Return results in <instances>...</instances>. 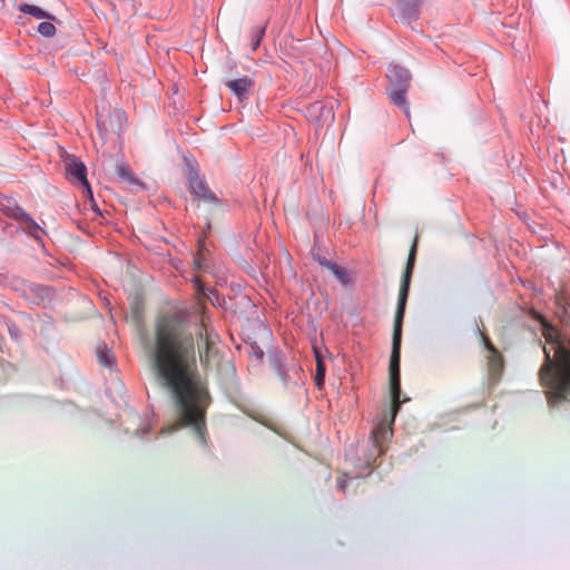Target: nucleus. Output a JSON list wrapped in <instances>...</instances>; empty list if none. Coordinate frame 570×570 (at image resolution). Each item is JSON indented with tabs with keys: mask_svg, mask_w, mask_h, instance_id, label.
<instances>
[{
	"mask_svg": "<svg viewBox=\"0 0 570 570\" xmlns=\"http://www.w3.org/2000/svg\"><path fill=\"white\" fill-rule=\"evenodd\" d=\"M264 32H265V29L264 28H258L257 29V37L256 39H254L253 41V49H257V47L259 46V42H261V39L263 38L264 36Z\"/></svg>",
	"mask_w": 570,
	"mask_h": 570,
	"instance_id": "obj_24",
	"label": "nucleus"
},
{
	"mask_svg": "<svg viewBox=\"0 0 570 570\" xmlns=\"http://www.w3.org/2000/svg\"><path fill=\"white\" fill-rule=\"evenodd\" d=\"M540 322L546 346L539 376L549 403L556 404L570 395V330L560 331L543 317Z\"/></svg>",
	"mask_w": 570,
	"mask_h": 570,
	"instance_id": "obj_2",
	"label": "nucleus"
},
{
	"mask_svg": "<svg viewBox=\"0 0 570 570\" xmlns=\"http://www.w3.org/2000/svg\"><path fill=\"white\" fill-rule=\"evenodd\" d=\"M98 361L104 366H109L111 364V355L106 346L99 347L97 350Z\"/></svg>",
	"mask_w": 570,
	"mask_h": 570,
	"instance_id": "obj_19",
	"label": "nucleus"
},
{
	"mask_svg": "<svg viewBox=\"0 0 570 570\" xmlns=\"http://www.w3.org/2000/svg\"><path fill=\"white\" fill-rule=\"evenodd\" d=\"M0 212L12 219L22 222L27 217V213L18 205L16 199L11 197H0Z\"/></svg>",
	"mask_w": 570,
	"mask_h": 570,
	"instance_id": "obj_8",
	"label": "nucleus"
},
{
	"mask_svg": "<svg viewBox=\"0 0 570 570\" xmlns=\"http://www.w3.org/2000/svg\"><path fill=\"white\" fill-rule=\"evenodd\" d=\"M195 287H196L198 293H202L203 295H206L208 299H212V295H216L217 294V292L215 289H209V293L206 294L204 292L203 284H202V282L198 278H195Z\"/></svg>",
	"mask_w": 570,
	"mask_h": 570,
	"instance_id": "obj_23",
	"label": "nucleus"
},
{
	"mask_svg": "<svg viewBox=\"0 0 570 570\" xmlns=\"http://www.w3.org/2000/svg\"><path fill=\"white\" fill-rule=\"evenodd\" d=\"M226 86L235 96L242 99L254 87V80L250 77L245 76L243 78L228 80Z\"/></svg>",
	"mask_w": 570,
	"mask_h": 570,
	"instance_id": "obj_11",
	"label": "nucleus"
},
{
	"mask_svg": "<svg viewBox=\"0 0 570 570\" xmlns=\"http://www.w3.org/2000/svg\"><path fill=\"white\" fill-rule=\"evenodd\" d=\"M189 187L193 194L208 203H218V198L209 190L206 183L197 176L189 178Z\"/></svg>",
	"mask_w": 570,
	"mask_h": 570,
	"instance_id": "obj_9",
	"label": "nucleus"
},
{
	"mask_svg": "<svg viewBox=\"0 0 570 570\" xmlns=\"http://www.w3.org/2000/svg\"><path fill=\"white\" fill-rule=\"evenodd\" d=\"M335 265H336L335 263H333V262H331V261H330V262H326L325 267H326L328 271H332V269H333V266H335Z\"/></svg>",
	"mask_w": 570,
	"mask_h": 570,
	"instance_id": "obj_26",
	"label": "nucleus"
},
{
	"mask_svg": "<svg viewBox=\"0 0 570 570\" xmlns=\"http://www.w3.org/2000/svg\"><path fill=\"white\" fill-rule=\"evenodd\" d=\"M488 366L490 375L494 379L499 377L503 370V358L500 352L490 354L488 357Z\"/></svg>",
	"mask_w": 570,
	"mask_h": 570,
	"instance_id": "obj_13",
	"label": "nucleus"
},
{
	"mask_svg": "<svg viewBox=\"0 0 570 570\" xmlns=\"http://www.w3.org/2000/svg\"><path fill=\"white\" fill-rule=\"evenodd\" d=\"M22 222L26 223L28 234L31 235L36 240H41L40 235L43 233L41 227L29 215H27Z\"/></svg>",
	"mask_w": 570,
	"mask_h": 570,
	"instance_id": "obj_17",
	"label": "nucleus"
},
{
	"mask_svg": "<svg viewBox=\"0 0 570 570\" xmlns=\"http://www.w3.org/2000/svg\"><path fill=\"white\" fill-rule=\"evenodd\" d=\"M19 10L26 14H30L37 19H49L53 20L55 17L49 14L48 12L43 11L41 8L33 6V4H20Z\"/></svg>",
	"mask_w": 570,
	"mask_h": 570,
	"instance_id": "obj_14",
	"label": "nucleus"
},
{
	"mask_svg": "<svg viewBox=\"0 0 570 570\" xmlns=\"http://www.w3.org/2000/svg\"><path fill=\"white\" fill-rule=\"evenodd\" d=\"M333 275L342 283V284H348L350 277L347 275V272L345 268L338 266L337 264L333 266V269L331 271Z\"/></svg>",
	"mask_w": 570,
	"mask_h": 570,
	"instance_id": "obj_20",
	"label": "nucleus"
},
{
	"mask_svg": "<svg viewBox=\"0 0 570 570\" xmlns=\"http://www.w3.org/2000/svg\"><path fill=\"white\" fill-rule=\"evenodd\" d=\"M147 353L157 380L176 399L178 422L168 431L190 426L204 442L210 396L199 380L195 337L186 322L177 316L159 318Z\"/></svg>",
	"mask_w": 570,
	"mask_h": 570,
	"instance_id": "obj_1",
	"label": "nucleus"
},
{
	"mask_svg": "<svg viewBox=\"0 0 570 570\" xmlns=\"http://www.w3.org/2000/svg\"><path fill=\"white\" fill-rule=\"evenodd\" d=\"M126 120V114L120 109L102 110L97 114V127L102 138L119 136Z\"/></svg>",
	"mask_w": 570,
	"mask_h": 570,
	"instance_id": "obj_5",
	"label": "nucleus"
},
{
	"mask_svg": "<svg viewBox=\"0 0 570 570\" xmlns=\"http://www.w3.org/2000/svg\"><path fill=\"white\" fill-rule=\"evenodd\" d=\"M315 352V360H316V373H315V383L318 389H322L324 385V379H325V363L322 360V356L317 350Z\"/></svg>",
	"mask_w": 570,
	"mask_h": 570,
	"instance_id": "obj_16",
	"label": "nucleus"
},
{
	"mask_svg": "<svg viewBox=\"0 0 570 570\" xmlns=\"http://www.w3.org/2000/svg\"><path fill=\"white\" fill-rule=\"evenodd\" d=\"M116 173L118 174V176L131 184V185H138L139 184V180L135 177L134 173L131 171L130 167L125 164V163H119L116 165Z\"/></svg>",
	"mask_w": 570,
	"mask_h": 570,
	"instance_id": "obj_15",
	"label": "nucleus"
},
{
	"mask_svg": "<svg viewBox=\"0 0 570 570\" xmlns=\"http://www.w3.org/2000/svg\"><path fill=\"white\" fill-rule=\"evenodd\" d=\"M481 338L484 347L490 352V354H495L499 352L485 334L481 333Z\"/></svg>",
	"mask_w": 570,
	"mask_h": 570,
	"instance_id": "obj_22",
	"label": "nucleus"
},
{
	"mask_svg": "<svg viewBox=\"0 0 570 570\" xmlns=\"http://www.w3.org/2000/svg\"><path fill=\"white\" fill-rule=\"evenodd\" d=\"M66 173L72 184H78L83 188V193L90 200H94L92 190L87 179V168L83 163L72 157L66 161Z\"/></svg>",
	"mask_w": 570,
	"mask_h": 570,
	"instance_id": "obj_7",
	"label": "nucleus"
},
{
	"mask_svg": "<svg viewBox=\"0 0 570 570\" xmlns=\"http://www.w3.org/2000/svg\"><path fill=\"white\" fill-rule=\"evenodd\" d=\"M392 436V428L385 423L379 424L372 432V439L374 445L377 448L379 453L382 454L385 451V443Z\"/></svg>",
	"mask_w": 570,
	"mask_h": 570,
	"instance_id": "obj_10",
	"label": "nucleus"
},
{
	"mask_svg": "<svg viewBox=\"0 0 570 570\" xmlns=\"http://www.w3.org/2000/svg\"><path fill=\"white\" fill-rule=\"evenodd\" d=\"M481 338L484 347L490 352V354H495L499 352L485 334L481 333Z\"/></svg>",
	"mask_w": 570,
	"mask_h": 570,
	"instance_id": "obj_21",
	"label": "nucleus"
},
{
	"mask_svg": "<svg viewBox=\"0 0 570 570\" xmlns=\"http://www.w3.org/2000/svg\"><path fill=\"white\" fill-rule=\"evenodd\" d=\"M421 2L422 0H401L397 3V11L403 18H413L416 16Z\"/></svg>",
	"mask_w": 570,
	"mask_h": 570,
	"instance_id": "obj_12",
	"label": "nucleus"
},
{
	"mask_svg": "<svg viewBox=\"0 0 570 570\" xmlns=\"http://www.w3.org/2000/svg\"><path fill=\"white\" fill-rule=\"evenodd\" d=\"M56 30V27L49 21L41 22L38 26V32L43 37L55 36Z\"/></svg>",
	"mask_w": 570,
	"mask_h": 570,
	"instance_id": "obj_18",
	"label": "nucleus"
},
{
	"mask_svg": "<svg viewBox=\"0 0 570 570\" xmlns=\"http://www.w3.org/2000/svg\"><path fill=\"white\" fill-rule=\"evenodd\" d=\"M337 487L343 491L345 492L346 491V487H347V478H346V474H343L342 476H340L337 479Z\"/></svg>",
	"mask_w": 570,
	"mask_h": 570,
	"instance_id": "obj_25",
	"label": "nucleus"
},
{
	"mask_svg": "<svg viewBox=\"0 0 570 570\" xmlns=\"http://www.w3.org/2000/svg\"><path fill=\"white\" fill-rule=\"evenodd\" d=\"M387 95L391 101L409 115L410 110L406 100V91L411 81L409 70L399 65H391L387 70Z\"/></svg>",
	"mask_w": 570,
	"mask_h": 570,
	"instance_id": "obj_4",
	"label": "nucleus"
},
{
	"mask_svg": "<svg viewBox=\"0 0 570 570\" xmlns=\"http://www.w3.org/2000/svg\"><path fill=\"white\" fill-rule=\"evenodd\" d=\"M417 236L414 237L413 244L410 248L407 263L402 278V284L399 293L397 307L394 317L393 337H392V352L390 357V387L392 395V422L401 405V379H400V357H401V337H402V323L405 312L406 299L410 289V282L414 268L416 257Z\"/></svg>",
	"mask_w": 570,
	"mask_h": 570,
	"instance_id": "obj_3",
	"label": "nucleus"
},
{
	"mask_svg": "<svg viewBox=\"0 0 570 570\" xmlns=\"http://www.w3.org/2000/svg\"><path fill=\"white\" fill-rule=\"evenodd\" d=\"M326 262H330V261H328V259H326V258H321V257L318 258V263H320L322 266H324V267H325V265H326Z\"/></svg>",
	"mask_w": 570,
	"mask_h": 570,
	"instance_id": "obj_27",
	"label": "nucleus"
},
{
	"mask_svg": "<svg viewBox=\"0 0 570 570\" xmlns=\"http://www.w3.org/2000/svg\"><path fill=\"white\" fill-rule=\"evenodd\" d=\"M198 340H203L204 337V346L198 345V354L200 363L205 368H208L212 363L216 360L218 355V350L216 347L215 337L212 333L208 332L207 326L205 324V320H202V328L197 333Z\"/></svg>",
	"mask_w": 570,
	"mask_h": 570,
	"instance_id": "obj_6",
	"label": "nucleus"
}]
</instances>
